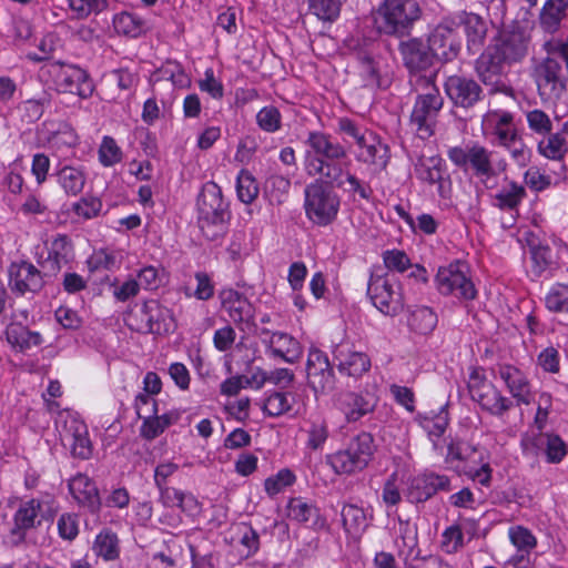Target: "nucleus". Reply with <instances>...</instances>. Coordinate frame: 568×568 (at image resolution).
I'll use <instances>...</instances> for the list:
<instances>
[{
    "mask_svg": "<svg viewBox=\"0 0 568 568\" xmlns=\"http://www.w3.org/2000/svg\"><path fill=\"white\" fill-rule=\"evenodd\" d=\"M304 169L310 176L320 178L331 186L367 197L357 178L349 172L351 161L345 148L321 131H312L305 141Z\"/></svg>",
    "mask_w": 568,
    "mask_h": 568,
    "instance_id": "obj_1",
    "label": "nucleus"
},
{
    "mask_svg": "<svg viewBox=\"0 0 568 568\" xmlns=\"http://www.w3.org/2000/svg\"><path fill=\"white\" fill-rule=\"evenodd\" d=\"M374 439L368 433H361L346 447L325 456L326 464L336 475H353L367 467L374 455Z\"/></svg>",
    "mask_w": 568,
    "mask_h": 568,
    "instance_id": "obj_2",
    "label": "nucleus"
},
{
    "mask_svg": "<svg viewBox=\"0 0 568 568\" xmlns=\"http://www.w3.org/2000/svg\"><path fill=\"white\" fill-rule=\"evenodd\" d=\"M420 17L416 0H384L373 14L376 29L385 34H405Z\"/></svg>",
    "mask_w": 568,
    "mask_h": 568,
    "instance_id": "obj_3",
    "label": "nucleus"
},
{
    "mask_svg": "<svg viewBox=\"0 0 568 568\" xmlns=\"http://www.w3.org/2000/svg\"><path fill=\"white\" fill-rule=\"evenodd\" d=\"M417 88L422 87L425 92L420 93L414 104L410 123L417 135L425 140L435 133L436 119L443 108V98L434 85L432 75L422 77L417 80Z\"/></svg>",
    "mask_w": 568,
    "mask_h": 568,
    "instance_id": "obj_4",
    "label": "nucleus"
},
{
    "mask_svg": "<svg viewBox=\"0 0 568 568\" xmlns=\"http://www.w3.org/2000/svg\"><path fill=\"white\" fill-rule=\"evenodd\" d=\"M448 159L458 168L471 169L477 178L490 189L496 184L491 152L477 142L453 146L447 151Z\"/></svg>",
    "mask_w": 568,
    "mask_h": 568,
    "instance_id": "obj_5",
    "label": "nucleus"
},
{
    "mask_svg": "<svg viewBox=\"0 0 568 568\" xmlns=\"http://www.w3.org/2000/svg\"><path fill=\"white\" fill-rule=\"evenodd\" d=\"M304 193L305 214L312 223L326 226L336 219L341 201L333 190L315 182L307 185Z\"/></svg>",
    "mask_w": 568,
    "mask_h": 568,
    "instance_id": "obj_6",
    "label": "nucleus"
},
{
    "mask_svg": "<svg viewBox=\"0 0 568 568\" xmlns=\"http://www.w3.org/2000/svg\"><path fill=\"white\" fill-rule=\"evenodd\" d=\"M467 387L471 399L493 415L500 416L513 406L511 400L488 381L481 367L470 368Z\"/></svg>",
    "mask_w": 568,
    "mask_h": 568,
    "instance_id": "obj_7",
    "label": "nucleus"
},
{
    "mask_svg": "<svg viewBox=\"0 0 568 568\" xmlns=\"http://www.w3.org/2000/svg\"><path fill=\"white\" fill-rule=\"evenodd\" d=\"M435 283L443 295H453L466 300H473L476 296L475 286L469 277V267L459 260L440 266Z\"/></svg>",
    "mask_w": 568,
    "mask_h": 568,
    "instance_id": "obj_8",
    "label": "nucleus"
},
{
    "mask_svg": "<svg viewBox=\"0 0 568 568\" xmlns=\"http://www.w3.org/2000/svg\"><path fill=\"white\" fill-rule=\"evenodd\" d=\"M367 294L374 306L385 315L394 316L404 308L402 288L393 275L372 276Z\"/></svg>",
    "mask_w": 568,
    "mask_h": 568,
    "instance_id": "obj_9",
    "label": "nucleus"
},
{
    "mask_svg": "<svg viewBox=\"0 0 568 568\" xmlns=\"http://www.w3.org/2000/svg\"><path fill=\"white\" fill-rule=\"evenodd\" d=\"M460 39L448 16L438 23L428 36V49L434 59L449 62L457 58L460 51Z\"/></svg>",
    "mask_w": 568,
    "mask_h": 568,
    "instance_id": "obj_10",
    "label": "nucleus"
},
{
    "mask_svg": "<svg viewBox=\"0 0 568 568\" xmlns=\"http://www.w3.org/2000/svg\"><path fill=\"white\" fill-rule=\"evenodd\" d=\"M199 221L207 224H221L227 216V203L222 196V190L215 182L203 185L197 199Z\"/></svg>",
    "mask_w": 568,
    "mask_h": 568,
    "instance_id": "obj_11",
    "label": "nucleus"
},
{
    "mask_svg": "<svg viewBox=\"0 0 568 568\" xmlns=\"http://www.w3.org/2000/svg\"><path fill=\"white\" fill-rule=\"evenodd\" d=\"M496 374L517 405H530L535 399L528 375L511 364H499Z\"/></svg>",
    "mask_w": 568,
    "mask_h": 568,
    "instance_id": "obj_12",
    "label": "nucleus"
},
{
    "mask_svg": "<svg viewBox=\"0 0 568 568\" xmlns=\"http://www.w3.org/2000/svg\"><path fill=\"white\" fill-rule=\"evenodd\" d=\"M399 52L405 67L410 73V82H414V78L420 81L422 77L428 75V69L433 65L434 57L426 45L419 39H409L404 41L399 45Z\"/></svg>",
    "mask_w": 568,
    "mask_h": 568,
    "instance_id": "obj_13",
    "label": "nucleus"
},
{
    "mask_svg": "<svg viewBox=\"0 0 568 568\" xmlns=\"http://www.w3.org/2000/svg\"><path fill=\"white\" fill-rule=\"evenodd\" d=\"M535 80L542 100L559 98L566 89L561 64L552 58H547L536 68Z\"/></svg>",
    "mask_w": 568,
    "mask_h": 568,
    "instance_id": "obj_14",
    "label": "nucleus"
},
{
    "mask_svg": "<svg viewBox=\"0 0 568 568\" xmlns=\"http://www.w3.org/2000/svg\"><path fill=\"white\" fill-rule=\"evenodd\" d=\"M333 358L338 372L351 377H361L371 368L369 357L348 342H342L335 346Z\"/></svg>",
    "mask_w": 568,
    "mask_h": 568,
    "instance_id": "obj_15",
    "label": "nucleus"
},
{
    "mask_svg": "<svg viewBox=\"0 0 568 568\" xmlns=\"http://www.w3.org/2000/svg\"><path fill=\"white\" fill-rule=\"evenodd\" d=\"M219 297L221 310L233 323L247 327L253 324L255 308L243 294L233 288H224L220 292Z\"/></svg>",
    "mask_w": 568,
    "mask_h": 568,
    "instance_id": "obj_16",
    "label": "nucleus"
},
{
    "mask_svg": "<svg viewBox=\"0 0 568 568\" xmlns=\"http://www.w3.org/2000/svg\"><path fill=\"white\" fill-rule=\"evenodd\" d=\"M483 134L501 145L517 133L513 114L505 110H490L481 121Z\"/></svg>",
    "mask_w": 568,
    "mask_h": 568,
    "instance_id": "obj_17",
    "label": "nucleus"
},
{
    "mask_svg": "<svg viewBox=\"0 0 568 568\" xmlns=\"http://www.w3.org/2000/svg\"><path fill=\"white\" fill-rule=\"evenodd\" d=\"M376 404L377 397L373 393L347 392L339 395L336 406L348 423H354L372 413Z\"/></svg>",
    "mask_w": 568,
    "mask_h": 568,
    "instance_id": "obj_18",
    "label": "nucleus"
},
{
    "mask_svg": "<svg viewBox=\"0 0 568 568\" xmlns=\"http://www.w3.org/2000/svg\"><path fill=\"white\" fill-rule=\"evenodd\" d=\"M449 483V478L445 475L423 474L409 480L406 497L412 503H422L438 490H447Z\"/></svg>",
    "mask_w": 568,
    "mask_h": 568,
    "instance_id": "obj_19",
    "label": "nucleus"
},
{
    "mask_svg": "<svg viewBox=\"0 0 568 568\" xmlns=\"http://www.w3.org/2000/svg\"><path fill=\"white\" fill-rule=\"evenodd\" d=\"M450 17L456 29L460 26L464 28L468 51L470 53L477 52L481 48L487 33V24L484 19L477 13L467 11H459L450 14Z\"/></svg>",
    "mask_w": 568,
    "mask_h": 568,
    "instance_id": "obj_20",
    "label": "nucleus"
},
{
    "mask_svg": "<svg viewBox=\"0 0 568 568\" xmlns=\"http://www.w3.org/2000/svg\"><path fill=\"white\" fill-rule=\"evenodd\" d=\"M59 90L88 98L93 92V85L87 72L74 65H61L57 74Z\"/></svg>",
    "mask_w": 568,
    "mask_h": 568,
    "instance_id": "obj_21",
    "label": "nucleus"
},
{
    "mask_svg": "<svg viewBox=\"0 0 568 568\" xmlns=\"http://www.w3.org/2000/svg\"><path fill=\"white\" fill-rule=\"evenodd\" d=\"M394 546L397 556L404 561L406 568H414L410 559L418 556V532L416 525L398 519L395 526Z\"/></svg>",
    "mask_w": 568,
    "mask_h": 568,
    "instance_id": "obj_22",
    "label": "nucleus"
},
{
    "mask_svg": "<svg viewBox=\"0 0 568 568\" xmlns=\"http://www.w3.org/2000/svg\"><path fill=\"white\" fill-rule=\"evenodd\" d=\"M307 377L314 388L329 389L334 374L327 355L318 348H311L307 356Z\"/></svg>",
    "mask_w": 568,
    "mask_h": 568,
    "instance_id": "obj_23",
    "label": "nucleus"
},
{
    "mask_svg": "<svg viewBox=\"0 0 568 568\" xmlns=\"http://www.w3.org/2000/svg\"><path fill=\"white\" fill-rule=\"evenodd\" d=\"M528 247V276H530L532 280L552 276L554 271L557 268V264L554 260L551 248L547 244H541L536 240L529 241Z\"/></svg>",
    "mask_w": 568,
    "mask_h": 568,
    "instance_id": "obj_24",
    "label": "nucleus"
},
{
    "mask_svg": "<svg viewBox=\"0 0 568 568\" xmlns=\"http://www.w3.org/2000/svg\"><path fill=\"white\" fill-rule=\"evenodd\" d=\"M40 272L28 262H14L9 267V286L12 291L24 294L41 287Z\"/></svg>",
    "mask_w": 568,
    "mask_h": 568,
    "instance_id": "obj_25",
    "label": "nucleus"
},
{
    "mask_svg": "<svg viewBox=\"0 0 568 568\" xmlns=\"http://www.w3.org/2000/svg\"><path fill=\"white\" fill-rule=\"evenodd\" d=\"M63 440L72 449L74 456L87 459L92 454L91 440L87 425L77 417L70 416L64 424Z\"/></svg>",
    "mask_w": 568,
    "mask_h": 568,
    "instance_id": "obj_26",
    "label": "nucleus"
},
{
    "mask_svg": "<svg viewBox=\"0 0 568 568\" xmlns=\"http://www.w3.org/2000/svg\"><path fill=\"white\" fill-rule=\"evenodd\" d=\"M446 93L458 105H473L478 99L480 89L470 79L453 75L445 83Z\"/></svg>",
    "mask_w": 568,
    "mask_h": 568,
    "instance_id": "obj_27",
    "label": "nucleus"
},
{
    "mask_svg": "<svg viewBox=\"0 0 568 568\" xmlns=\"http://www.w3.org/2000/svg\"><path fill=\"white\" fill-rule=\"evenodd\" d=\"M69 491L74 500L89 508L91 511H95L100 507V497L95 484L84 474H78L72 477L69 481Z\"/></svg>",
    "mask_w": 568,
    "mask_h": 568,
    "instance_id": "obj_28",
    "label": "nucleus"
},
{
    "mask_svg": "<svg viewBox=\"0 0 568 568\" xmlns=\"http://www.w3.org/2000/svg\"><path fill=\"white\" fill-rule=\"evenodd\" d=\"M41 504L36 499L22 503L14 514V526L10 532V542L20 544L24 539L26 531L32 528L38 518Z\"/></svg>",
    "mask_w": 568,
    "mask_h": 568,
    "instance_id": "obj_29",
    "label": "nucleus"
},
{
    "mask_svg": "<svg viewBox=\"0 0 568 568\" xmlns=\"http://www.w3.org/2000/svg\"><path fill=\"white\" fill-rule=\"evenodd\" d=\"M505 64L520 61L528 50V38L523 32L504 34L495 44Z\"/></svg>",
    "mask_w": 568,
    "mask_h": 568,
    "instance_id": "obj_30",
    "label": "nucleus"
},
{
    "mask_svg": "<svg viewBox=\"0 0 568 568\" xmlns=\"http://www.w3.org/2000/svg\"><path fill=\"white\" fill-rule=\"evenodd\" d=\"M57 183L69 196L82 193L88 181V171L83 165H62L55 173Z\"/></svg>",
    "mask_w": 568,
    "mask_h": 568,
    "instance_id": "obj_31",
    "label": "nucleus"
},
{
    "mask_svg": "<svg viewBox=\"0 0 568 568\" xmlns=\"http://www.w3.org/2000/svg\"><path fill=\"white\" fill-rule=\"evenodd\" d=\"M505 65V62L498 54V50L490 45L477 59L476 71L484 83L496 84L504 72Z\"/></svg>",
    "mask_w": 568,
    "mask_h": 568,
    "instance_id": "obj_32",
    "label": "nucleus"
},
{
    "mask_svg": "<svg viewBox=\"0 0 568 568\" xmlns=\"http://www.w3.org/2000/svg\"><path fill=\"white\" fill-rule=\"evenodd\" d=\"M342 525L349 537L359 538L369 525L366 510L353 503H344L341 509Z\"/></svg>",
    "mask_w": 568,
    "mask_h": 568,
    "instance_id": "obj_33",
    "label": "nucleus"
},
{
    "mask_svg": "<svg viewBox=\"0 0 568 568\" xmlns=\"http://www.w3.org/2000/svg\"><path fill=\"white\" fill-rule=\"evenodd\" d=\"M143 320L140 324L133 325L130 323V326L138 332L144 333H161L162 332V323L169 316V310L161 306V304L155 300H150L143 303L140 310Z\"/></svg>",
    "mask_w": 568,
    "mask_h": 568,
    "instance_id": "obj_34",
    "label": "nucleus"
},
{
    "mask_svg": "<svg viewBox=\"0 0 568 568\" xmlns=\"http://www.w3.org/2000/svg\"><path fill=\"white\" fill-rule=\"evenodd\" d=\"M73 246L67 235L58 234L48 244L47 266L52 272H59L73 260Z\"/></svg>",
    "mask_w": 568,
    "mask_h": 568,
    "instance_id": "obj_35",
    "label": "nucleus"
},
{
    "mask_svg": "<svg viewBox=\"0 0 568 568\" xmlns=\"http://www.w3.org/2000/svg\"><path fill=\"white\" fill-rule=\"evenodd\" d=\"M347 47L355 51L358 60L362 63V74L364 77L366 85H378V68L375 60L372 57L373 42H364V44H359L357 40L351 38L346 42Z\"/></svg>",
    "mask_w": 568,
    "mask_h": 568,
    "instance_id": "obj_36",
    "label": "nucleus"
},
{
    "mask_svg": "<svg viewBox=\"0 0 568 568\" xmlns=\"http://www.w3.org/2000/svg\"><path fill=\"white\" fill-rule=\"evenodd\" d=\"M112 24L118 34L139 38L150 30L149 22L141 16L122 11L113 16Z\"/></svg>",
    "mask_w": 568,
    "mask_h": 568,
    "instance_id": "obj_37",
    "label": "nucleus"
},
{
    "mask_svg": "<svg viewBox=\"0 0 568 568\" xmlns=\"http://www.w3.org/2000/svg\"><path fill=\"white\" fill-rule=\"evenodd\" d=\"M270 349L274 356L287 363H295L302 355L300 343L291 335L282 332H275L271 335Z\"/></svg>",
    "mask_w": 568,
    "mask_h": 568,
    "instance_id": "obj_38",
    "label": "nucleus"
},
{
    "mask_svg": "<svg viewBox=\"0 0 568 568\" xmlns=\"http://www.w3.org/2000/svg\"><path fill=\"white\" fill-rule=\"evenodd\" d=\"M92 551L104 561L118 559L120 556V545L116 534L109 528L102 529L93 541Z\"/></svg>",
    "mask_w": 568,
    "mask_h": 568,
    "instance_id": "obj_39",
    "label": "nucleus"
},
{
    "mask_svg": "<svg viewBox=\"0 0 568 568\" xmlns=\"http://www.w3.org/2000/svg\"><path fill=\"white\" fill-rule=\"evenodd\" d=\"M6 336L8 343L20 351L39 346L43 342L40 333L29 331L26 326L13 323L7 327Z\"/></svg>",
    "mask_w": 568,
    "mask_h": 568,
    "instance_id": "obj_40",
    "label": "nucleus"
},
{
    "mask_svg": "<svg viewBox=\"0 0 568 568\" xmlns=\"http://www.w3.org/2000/svg\"><path fill=\"white\" fill-rule=\"evenodd\" d=\"M307 439L305 442L306 448L311 450H322L328 438V425L327 422L321 416L310 417L305 422L303 428Z\"/></svg>",
    "mask_w": 568,
    "mask_h": 568,
    "instance_id": "obj_41",
    "label": "nucleus"
},
{
    "mask_svg": "<svg viewBox=\"0 0 568 568\" xmlns=\"http://www.w3.org/2000/svg\"><path fill=\"white\" fill-rule=\"evenodd\" d=\"M415 173L419 180L435 184L445 173V161L438 155H423L415 164Z\"/></svg>",
    "mask_w": 568,
    "mask_h": 568,
    "instance_id": "obj_42",
    "label": "nucleus"
},
{
    "mask_svg": "<svg viewBox=\"0 0 568 568\" xmlns=\"http://www.w3.org/2000/svg\"><path fill=\"white\" fill-rule=\"evenodd\" d=\"M124 258L122 250L101 248L94 251L88 258V267L91 272L98 270H116L121 266Z\"/></svg>",
    "mask_w": 568,
    "mask_h": 568,
    "instance_id": "obj_43",
    "label": "nucleus"
},
{
    "mask_svg": "<svg viewBox=\"0 0 568 568\" xmlns=\"http://www.w3.org/2000/svg\"><path fill=\"white\" fill-rule=\"evenodd\" d=\"M568 8V0H547L540 14L541 27L548 32H555L560 26Z\"/></svg>",
    "mask_w": 568,
    "mask_h": 568,
    "instance_id": "obj_44",
    "label": "nucleus"
},
{
    "mask_svg": "<svg viewBox=\"0 0 568 568\" xmlns=\"http://www.w3.org/2000/svg\"><path fill=\"white\" fill-rule=\"evenodd\" d=\"M358 151L356 158L358 161L365 163H375L378 153L384 150V145L378 139L368 131H364V134L355 142Z\"/></svg>",
    "mask_w": 568,
    "mask_h": 568,
    "instance_id": "obj_45",
    "label": "nucleus"
},
{
    "mask_svg": "<svg viewBox=\"0 0 568 568\" xmlns=\"http://www.w3.org/2000/svg\"><path fill=\"white\" fill-rule=\"evenodd\" d=\"M437 324L436 314L426 306H419L413 310L408 317L409 327L420 334L432 332Z\"/></svg>",
    "mask_w": 568,
    "mask_h": 568,
    "instance_id": "obj_46",
    "label": "nucleus"
},
{
    "mask_svg": "<svg viewBox=\"0 0 568 568\" xmlns=\"http://www.w3.org/2000/svg\"><path fill=\"white\" fill-rule=\"evenodd\" d=\"M258 184L247 170H241L236 178L237 197L244 204H251L258 195Z\"/></svg>",
    "mask_w": 568,
    "mask_h": 568,
    "instance_id": "obj_47",
    "label": "nucleus"
},
{
    "mask_svg": "<svg viewBox=\"0 0 568 568\" xmlns=\"http://www.w3.org/2000/svg\"><path fill=\"white\" fill-rule=\"evenodd\" d=\"M511 545L521 554H529L537 546V538L528 528L516 525L508 529Z\"/></svg>",
    "mask_w": 568,
    "mask_h": 568,
    "instance_id": "obj_48",
    "label": "nucleus"
},
{
    "mask_svg": "<svg viewBox=\"0 0 568 568\" xmlns=\"http://www.w3.org/2000/svg\"><path fill=\"white\" fill-rule=\"evenodd\" d=\"M98 158L101 165L111 168L123 160V151L113 138L105 135L101 140Z\"/></svg>",
    "mask_w": 568,
    "mask_h": 568,
    "instance_id": "obj_49",
    "label": "nucleus"
},
{
    "mask_svg": "<svg viewBox=\"0 0 568 568\" xmlns=\"http://www.w3.org/2000/svg\"><path fill=\"white\" fill-rule=\"evenodd\" d=\"M417 420L419 425L427 432L429 437L438 438L440 437L448 425V414L443 408L437 414L418 416Z\"/></svg>",
    "mask_w": 568,
    "mask_h": 568,
    "instance_id": "obj_50",
    "label": "nucleus"
},
{
    "mask_svg": "<svg viewBox=\"0 0 568 568\" xmlns=\"http://www.w3.org/2000/svg\"><path fill=\"white\" fill-rule=\"evenodd\" d=\"M294 396L288 393H273L264 402L263 410L268 416H280L287 413L293 405Z\"/></svg>",
    "mask_w": 568,
    "mask_h": 568,
    "instance_id": "obj_51",
    "label": "nucleus"
},
{
    "mask_svg": "<svg viewBox=\"0 0 568 568\" xmlns=\"http://www.w3.org/2000/svg\"><path fill=\"white\" fill-rule=\"evenodd\" d=\"M545 304L551 312H568V285L555 283L545 296Z\"/></svg>",
    "mask_w": 568,
    "mask_h": 568,
    "instance_id": "obj_52",
    "label": "nucleus"
},
{
    "mask_svg": "<svg viewBox=\"0 0 568 568\" xmlns=\"http://www.w3.org/2000/svg\"><path fill=\"white\" fill-rule=\"evenodd\" d=\"M310 11L323 21H334L341 11L339 0H308Z\"/></svg>",
    "mask_w": 568,
    "mask_h": 568,
    "instance_id": "obj_53",
    "label": "nucleus"
},
{
    "mask_svg": "<svg viewBox=\"0 0 568 568\" xmlns=\"http://www.w3.org/2000/svg\"><path fill=\"white\" fill-rule=\"evenodd\" d=\"M290 189V180L281 175L271 176L265 184V193L273 204L283 203L287 197Z\"/></svg>",
    "mask_w": 568,
    "mask_h": 568,
    "instance_id": "obj_54",
    "label": "nucleus"
},
{
    "mask_svg": "<svg viewBox=\"0 0 568 568\" xmlns=\"http://www.w3.org/2000/svg\"><path fill=\"white\" fill-rule=\"evenodd\" d=\"M296 477L287 468H283L275 475L270 476L264 481V489L270 497H274L282 493L285 488L292 486Z\"/></svg>",
    "mask_w": 568,
    "mask_h": 568,
    "instance_id": "obj_55",
    "label": "nucleus"
},
{
    "mask_svg": "<svg viewBox=\"0 0 568 568\" xmlns=\"http://www.w3.org/2000/svg\"><path fill=\"white\" fill-rule=\"evenodd\" d=\"M102 206L99 196L87 194L72 205V210L78 217L90 220L100 214Z\"/></svg>",
    "mask_w": 568,
    "mask_h": 568,
    "instance_id": "obj_56",
    "label": "nucleus"
},
{
    "mask_svg": "<svg viewBox=\"0 0 568 568\" xmlns=\"http://www.w3.org/2000/svg\"><path fill=\"white\" fill-rule=\"evenodd\" d=\"M538 150L547 159L559 160L566 152L565 138L559 133L550 134L539 142Z\"/></svg>",
    "mask_w": 568,
    "mask_h": 568,
    "instance_id": "obj_57",
    "label": "nucleus"
},
{
    "mask_svg": "<svg viewBox=\"0 0 568 568\" xmlns=\"http://www.w3.org/2000/svg\"><path fill=\"white\" fill-rule=\"evenodd\" d=\"M197 87L201 92L209 94L214 100H221L224 97L223 82L215 75L212 68L204 71L203 77L197 80Z\"/></svg>",
    "mask_w": 568,
    "mask_h": 568,
    "instance_id": "obj_58",
    "label": "nucleus"
},
{
    "mask_svg": "<svg viewBox=\"0 0 568 568\" xmlns=\"http://www.w3.org/2000/svg\"><path fill=\"white\" fill-rule=\"evenodd\" d=\"M547 440V433L541 430H529L521 438L523 453L528 457H537L544 453Z\"/></svg>",
    "mask_w": 568,
    "mask_h": 568,
    "instance_id": "obj_59",
    "label": "nucleus"
},
{
    "mask_svg": "<svg viewBox=\"0 0 568 568\" xmlns=\"http://www.w3.org/2000/svg\"><path fill=\"white\" fill-rule=\"evenodd\" d=\"M525 196V189L516 183H508L496 195L501 209L516 207Z\"/></svg>",
    "mask_w": 568,
    "mask_h": 568,
    "instance_id": "obj_60",
    "label": "nucleus"
},
{
    "mask_svg": "<svg viewBox=\"0 0 568 568\" xmlns=\"http://www.w3.org/2000/svg\"><path fill=\"white\" fill-rule=\"evenodd\" d=\"M196 287L194 292L185 288L184 293L187 297H195L200 301H207L214 295L215 285L212 277L205 272H196L194 275Z\"/></svg>",
    "mask_w": 568,
    "mask_h": 568,
    "instance_id": "obj_61",
    "label": "nucleus"
},
{
    "mask_svg": "<svg viewBox=\"0 0 568 568\" xmlns=\"http://www.w3.org/2000/svg\"><path fill=\"white\" fill-rule=\"evenodd\" d=\"M256 122L263 131L273 133L281 129L282 115L275 106L267 105L257 112Z\"/></svg>",
    "mask_w": 568,
    "mask_h": 568,
    "instance_id": "obj_62",
    "label": "nucleus"
},
{
    "mask_svg": "<svg viewBox=\"0 0 568 568\" xmlns=\"http://www.w3.org/2000/svg\"><path fill=\"white\" fill-rule=\"evenodd\" d=\"M78 143V136L75 131L63 124L54 132L49 139V145L51 149L57 151H63L64 149H71Z\"/></svg>",
    "mask_w": 568,
    "mask_h": 568,
    "instance_id": "obj_63",
    "label": "nucleus"
},
{
    "mask_svg": "<svg viewBox=\"0 0 568 568\" xmlns=\"http://www.w3.org/2000/svg\"><path fill=\"white\" fill-rule=\"evenodd\" d=\"M313 506L303 498H292L287 504V517L298 523H306L312 517Z\"/></svg>",
    "mask_w": 568,
    "mask_h": 568,
    "instance_id": "obj_64",
    "label": "nucleus"
}]
</instances>
